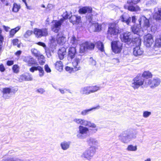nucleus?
Masks as SVG:
<instances>
[{
	"instance_id": "f257e3e1",
	"label": "nucleus",
	"mask_w": 161,
	"mask_h": 161,
	"mask_svg": "<svg viewBox=\"0 0 161 161\" xmlns=\"http://www.w3.org/2000/svg\"><path fill=\"white\" fill-rule=\"evenodd\" d=\"M121 41L129 45L130 46H134V44L140 43L141 40L139 38H133V34L130 32H126L122 33L120 35Z\"/></svg>"
},
{
	"instance_id": "f03ea898",
	"label": "nucleus",
	"mask_w": 161,
	"mask_h": 161,
	"mask_svg": "<svg viewBox=\"0 0 161 161\" xmlns=\"http://www.w3.org/2000/svg\"><path fill=\"white\" fill-rule=\"evenodd\" d=\"M142 21L144 22V28H148L150 27V25L149 20L144 16H142L138 19L139 24H134L131 27V29L132 31L134 34H136L137 35H139L140 32L141 30V24Z\"/></svg>"
},
{
	"instance_id": "7ed1b4c3",
	"label": "nucleus",
	"mask_w": 161,
	"mask_h": 161,
	"mask_svg": "<svg viewBox=\"0 0 161 161\" xmlns=\"http://www.w3.org/2000/svg\"><path fill=\"white\" fill-rule=\"evenodd\" d=\"M136 137L135 135L130 130L122 132L119 135V139L123 143H127Z\"/></svg>"
},
{
	"instance_id": "20e7f679",
	"label": "nucleus",
	"mask_w": 161,
	"mask_h": 161,
	"mask_svg": "<svg viewBox=\"0 0 161 161\" xmlns=\"http://www.w3.org/2000/svg\"><path fill=\"white\" fill-rule=\"evenodd\" d=\"M119 32L118 26L116 24H113L108 27V31L107 38L110 41H114L117 37Z\"/></svg>"
},
{
	"instance_id": "39448f33",
	"label": "nucleus",
	"mask_w": 161,
	"mask_h": 161,
	"mask_svg": "<svg viewBox=\"0 0 161 161\" xmlns=\"http://www.w3.org/2000/svg\"><path fill=\"white\" fill-rule=\"evenodd\" d=\"M140 1L141 0H128L127 4L124 6V8L131 12L139 11L140 8L136 4Z\"/></svg>"
},
{
	"instance_id": "423d86ee",
	"label": "nucleus",
	"mask_w": 161,
	"mask_h": 161,
	"mask_svg": "<svg viewBox=\"0 0 161 161\" xmlns=\"http://www.w3.org/2000/svg\"><path fill=\"white\" fill-rule=\"evenodd\" d=\"M146 80H147L144 79L142 76H140V75H138L133 79V82L132 83L131 86L134 89H136L142 85L146 86L145 84Z\"/></svg>"
},
{
	"instance_id": "0eeeda50",
	"label": "nucleus",
	"mask_w": 161,
	"mask_h": 161,
	"mask_svg": "<svg viewBox=\"0 0 161 161\" xmlns=\"http://www.w3.org/2000/svg\"><path fill=\"white\" fill-rule=\"evenodd\" d=\"M96 151V147L91 146L83 153L81 155V157H84L90 160L95 154Z\"/></svg>"
},
{
	"instance_id": "6e6552de",
	"label": "nucleus",
	"mask_w": 161,
	"mask_h": 161,
	"mask_svg": "<svg viewBox=\"0 0 161 161\" xmlns=\"http://www.w3.org/2000/svg\"><path fill=\"white\" fill-rule=\"evenodd\" d=\"M95 47V44L93 43H89L88 42L82 43L80 46V53H84L87 50L93 49Z\"/></svg>"
},
{
	"instance_id": "1a4fd4ad",
	"label": "nucleus",
	"mask_w": 161,
	"mask_h": 161,
	"mask_svg": "<svg viewBox=\"0 0 161 161\" xmlns=\"http://www.w3.org/2000/svg\"><path fill=\"white\" fill-rule=\"evenodd\" d=\"M111 46L113 51L116 53L120 52L122 47V43L119 41H112Z\"/></svg>"
},
{
	"instance_id": "9d476101",
	"label": "nucleus",
	"mask_w": 161,
	"mask_h": 161,
	"mask_svg": "<svg viewBox=\"0 0 161 161\" xmlns=\"http://www.w3.org/2000/svg\"><path fill=\"white\" fill-rule=\"evenodd\" d=\"M89 129L87 128L82 125L79 126V133L77 135V137L80 139H84L87 137L86 134Z\"/></svg>"
},
{
	"instance_id": "9b49d317",
	"label": "nucleus",
	"mask_w": 161,
	"mask_h": 161,
	"mask_svg": "<svg viewBox=\"0 0 161 161\" xmlns=\"http://www.w3.org/2000/svg\"><path fill=\"white\" fill-rule=\"evenodd\" d=\"M160 82V80L159 78H156L153 79L147 80L145 84L146 86L149 85L150 88L153 89L158 86Z\"/></svg>"
},
{
	"instance_id": "f8f14e48",
	"label": "nucleus",
	"mask_w": 161,
	"mask_h": 161,
	"mask_svg": "<svg viewBox=\"0 0 161 161\" xmlns=\"http://www.w3.org/2000/svg\"><path fill=\"white\" fill-rule=\"evenodd\" d=\"M34 34L37 38L46 36L48 34L47 29L46 28L42 29L35 28L34 31Z\"/></svg>"
},
{
	"instance_id": "ddd939ff",
	"label": "nucleus",
	"mask_w": 161,
	"mask_h": 161,
	"mask_svg": "<svg viewBox=\"0 0 161 161\" xmlns=\"http://www.w3.org/2000/svg\"><path fill=\"white\" fill-rule=\"evenodd\" d=\"M23 61L28 64L29 66H35L38 65L37 62L31 56H27L23 58Z\"/></svg>"
},
{
	"instance_id": "4468645a",
	"label": "nucleus",
	"mask_w": 161,
	"mask_h": 161,
	"mask_svg": "<svg viewBox=\"0 0 161 161\" xmlns=\"http://www.w3.org/2000/svg\"><path fill=\"white\" fill-rule=\"evenodd\" d=\"M152 36L148 34L145 36L144 37V43L147 47H149L153 42Z\"/></svg>"
},
{
	"instance_id": "2eb2a0df",
	"label": "nucleus",
	"mask_w": 161,
	"mask_h": 161,
	"mask_svg": "<svg viewBox=\"0 0 161 161\" xmlns=\"http://www.w3.org/2000/svg\"><path fill=\"white\" fill-rule=\"evenodd\" d=\"M30 71L32 73L34 72L35 71L38 70L39 72V76L42 77L44 75V71L43 68L38 65L32 66L30 69Z\"/></svg>"
},
{
	"instance_id": "dca6fc26",
	"label": "nucleus",
	"mask_w": 161,
	"mask_h": 161,
	"mask_svg": "<svg viewBox=\"0 0 161 161\" xmlns=\"http://www.w3.org/2000/svg\"><path fill=\"white\" fill-rule=\"evenodd\" d=\"M77 54L76 49L75 47H71L69 48L68 54V58L69 60L74 58Z\"/></svg>"
},
{
	"instance_id": "f3484780",
	"label": "nucleus",
	"mask_w": 161,
	"mask_h": 161,
	"mask_svg": "<svg viewBox=\"0 0 161 161\" xmlns=\"http://www.w3.org/2000/svg\"><path fill=\"white\" fill-rule=\"evenodd\" d=\"M62 22L60 21H56L54 24L52 25V31L55 33H58L60 29Z\"/></svg>"
},
{
	"instance_id": "a211bd4d",
	"label": "nucleus",
	"mask_w": 161,
	"mask_h": 161,
	"mask_svg": "<svg viewBox=\"0 0 161 161\" xmlns=\"http://www.w3.org/2000/svg\"><path fill=\"white\" fill-rule=\"evenodd\" d=\"M92 8L89 6H84L80 8L79 10V13L81 14H85L87 13H92Z\"/></svg>"
},
{
	"instance_id": "6ab92c4d",
	"label": "nucleus",
	"mask_w": 161,
	"mask_h": 161,
	"mask_svg": "<svg viewBox=\"0 0 161 161\" xmlns=\"http://www.w3.org/2000/svg\"><path fill=\"white\" fill-rule=\"evenodd\" d=\"M139 43L138 44L137 43V45L136 44H135V45H136V47H134L133 48V54L135 56H138L142 55L143 52V51L142 50V49L140 48V47L137 45H139Z\"/></svg>"
},
{
	"instance_id": "aec40b11",
	"label": "nucleus",
	"mask_w": 161,
	"mask_h": 161,
	"mask_svg": "<svg viewBox=\"0 0 161 161\" xmlns=\"http://www.w3.org/2000/svg\"><path fill=\"white\" fill-rule=\"evenodd\" d=\"M81 20V17L80 16L76 15H71L69 18L70 21L74 24L79 23Z\"/></svg>"
},
{
	"instance_id": "412c9836",
	"label": "nucleus",
	"mask_w": 161,
	"mask_h": 161,
	"mask_svg": "<svg viewBox=\"0 0 161 161\" xmlns=\"http://www.w3.org/2000/svg\"><path fill=\"white\" fill-rule=\"evenodd\" d=\"M119 20L127 25H129L131 22V17L128 15L123 14L120 16Z\"/></svg>"
},
{
	"instance_id": "4be33fe9",
	"label": "nucleus",
	"mask_w": 161,
	"mask_h": 161,
	"mask_svg": "<svg viewBox=\"0 0 161 161\" xmlns=\"http://www.w3.org/2000/svg\"><path fill=\"white\" fill-rule=\"evenodd\" d=\"M66 49L64 47H61L58 50V54L59 58L60 60L64 58V56L66 54Z\"/></svg>"
},
{
	"instance_id": "5701e85b",
	"label": "nucleus",
	"mask_w": 161,
	"mask_h": 161,
	"mask_svg": "<svg viewBox=\"0 0 161 161\" xmlns=\"http://www.w3.org/2000/svg\"><path fill=\"white\" fill-rule=\"evenodd\" d=\"M85 58V56L84 54L81 55L79 54L77 56H76L75 61L74 62V64L75 63L76 67L78 65V64L80 62H82Z\"/></svg>"
},
{
	"instance_id": "b1692460",
	"label": "nucleus",
	"mask_w": 161,
	"mask_h": 161,
	"mask_svg": "<svg viewBox=\"0 0 161 161\" xmlns=\"http://www.w3.org/2000/svg\"><path fill=\"white\" fill-rule=\"evenodd\" d=\"M71 143L70 141H64L60 144L61 148L64 150H66L69 149Z\"/></svg>"
},
{
	"instance_id": "393cba45",
	"label": "nucleus",
	"mask_w": 161,
	"mask_h": 161,
	"mask_svg": "<svg viewBox=\"0 0 161 161\" xmlns=\"http://www.w3.org/2000/svg\"><path fill=\"white\" fill-rule=\"evenodd\" d=\"M86 142L89 145L92 146L93 145H95L98 143L96 139L92 137H89L86 139Z\"/></svg>"
},
{
	"instance_id": "a878e982",
	"label": "nucleus",
	"mask_w": 161,
	"mask_h": 161,
	"mask_svg": "<svg viewBox=\"0 0 161 161\" xmlns=\"http://www.w3.org/2000/svg\"><path fill=\"white\" fill-rule=\"evenodd\" d=\"M100 106L99 105L97 106L96 107H93L91 108L88 109H84L83 110L81 113V114L83 116H85L88 114L90 112L93 110L96 109H98L100 108Z\"/></svg>"
},
{
	"instance_id": "bb28decb",
	"label": "nucleus",
	"mask_w": 161,
	"mask_h": 161,
	"mask_svg": "<svg viewBox=\"0 0 161 161\" xmlns=\"http://www.w3.org/2000/svg\"><path fill=\"white\" fill-rule=\"evenodd\" d=\"M89 86L82 87L80 89V92L82 94L89 95L90 94Z\"/></svg>"
},
{
	"instance_id": "cd10ccee",
	"label": "nucleus",
	"mask_w": 161,
	"mask_h": 161,
	"mask_svg": "<svg viewBox=\"0 0 161 161\" xmlns=\"http://www.w3.org/2000/svg\"><path fill=\"white\" fill-rule=\"evenodd\" d=\"M11 92V89L10 88H4L3 89L2 92L3 93V97L5 98H8L9 96H7V94H9Z\"/></svg>"
},
{
	"instance_id": "c85d7f7f",
	"label": "nucleus",
	"mask_w": 161,
	"mask_h": 161,
	"mask_svg": "<svg viewBox=\"0 0 161 161\" xmlns=\"http://www.w3.org/2000/svg\"><path fill=\"white\" fill-rule=\"evenodd\" d=\"M57 40L58 43L60 44H63L66 41L65 37L63 36L58 34L57 36Z\"/></svg>"
},
{
	"instance_id": "c756f323",
	"label": "nucleus",
	"mask_w": 161,
	"mask_h": 161,
	"mask_svg": "<svg viewBox=\"0 0 161 161\" xmlns=\"http://www.w3.org/2000/svg\"><path fill=\"white\" fill-rule=\"evenodd\" d=\"M153 18L156 20H160L161 19V8L158 9V11L155 13L153 16Z\"/></svg>"
},
{
	"instance_id": "7c9ffc66",
	"label": "nucleus",
	"mask_w": 161,
	"mask_h": 161,
	"mask_svg": "<svg viewBox=\"0 0 161 161\" xmlns=\"http://www.w3.org/2000/svg\"><path fill=\"white\" fill-rule=\"evenodd\" d=\"M95 45L99 50L102 52H104V45L102 42L100 41H97L95 43Z\"/></svg>"
},
{
	"instance_id": "2f4dec72",
	"label": "nucleus",
	"mask_w": 161,
	"mask_h": 161,
	"mask_svg": "<svg viewBox=\"0 0 161 161\" xmlns=\"http://www.w3.org/2000/svg\"><path fill=\"white\" fill-rule=\"evenodd\" d=\"M55 68L59 71H61L63 69L62 63L60 61H57L55 64Z\"/></svg>"
},
{
	"instance_id": "473e14b6",
	"label": "nucleus",
	"mask_w": 161,
	"mask_h": 161,
	"mask_svg": "<svg viewBox=\"0 0 161 161\" xmlns=\"http://www.w3.org/2000/svg\"><path fill=\"white\" fill-rule=\"evenodd\" d=\"M20 26H18L12 29L9 31L10 37H12L14 34L20 30Z\"/></svg>"
},
{
	"instance_id": "72a5a7b5",
	"label": "nucleus",
	"mask_w": 161,
	"mask_h": 161,
	"mask_svg": "<svg viewBox=\"0 0 161 161\" xmlns=\"http://www.w3.org/2000/svg\"><path fill=\"white\" fill-rule=\"evenodd\" d=\"M90 93H94L99 90L100 89V87L97 86H90Z\"/></svg>"
},
{
	"instance_id": "f704fd0d",
	"label": "nucleus",
	"mask_w": 161,
	"mask_h": 161,
	"mask_svg": "<svg viewBox=\"0 0 161 161\" xmlns=\"http://www.w3.org/2000/svg\"><path fill=\"white\" fill-rule=\"evenodd\" d=\"M142 76L144 79L146 78L147 80V79L152 77V75L149 71H145L142 74Z\"/></svg>"
},
{
	"instance_id": "c9c22d12",
	"label": "nucleus",
	"mask_w": 161,
	"mask_h": 161,
	"mask_svg": "<svg viewBox=\"0 0 161 161\" xmlns=\"http://www.w3.org/2000/svg\"><path fill=\"white\" fill-rule=\"evenodd\" d=\"M78 40L77 39L76 37L73 35L70 38V42L74 45L73 47H75L78 43Z\"/></svg>"
},
{
	"instance_id": "e433bc0d",
	"label": "nucleus",
	"mask_w": 161,
	"mask_h": 161,
	"mask_svg": "<svg viewBox=\"0 0 161 161\" xmlns=\"http://www.w3.org/2000/svg\"><path fill=\"white\" fill-rule=\"evenodd\" d=\"M92 26L95 27V31L99 32L101 30V25L97 23H93L92 24Z\"/></svg>"
},
{
	"instance_id": "4c0bfd02",
	"label": "nucleus",
	"mask_w": 161,
	"mask_h": 161,
	"mask_svg": "<svg viewBox=\"0 0 161 161\" xmlns=\"http://www.w3.org/2000/svg\"><path fill=\"white\" fill-rule=\"evenodd\" d=\"M37 57H38V60L39 64L40 65H43L45 63L44 56L39 53V56H37Z\"/></svg>"
},
{
	"instance_id": "58836bf2",
	"label": "nucleus",
	"mask_w": 161,
	"mask_h": 161,
	"mask_svg": "<svg viewBox=\"0 0 161 161\" xmlns=\"http://www.w3.org/2000/svg\"><path fill=\"white\" fill-rule=\"evenodd\" d=\"M86 17L87 21L89 22V23H92L93 19V15L92 13L87 14Z\"/></svg>"
},
{
	"instance_id": "ea45409f",
	"label": "nucleus",
	"mask_w": 161,
	"mask_h": 161,
	"mask_svg": "<svg viewBox=\"0 0 161 161\" xmlns=\"http://www.w3.org/2000/svg\"><path fill=\"white\" fill-rule=\"evenodd\" d=\"M137 149L136 146H133L132 145H130L128 146L127 150L128 151H135Z\"/></svg>"
},
{
	"instance_id": "a19ab883",
	"label": "nucleus",
	"mask_w": 161,
	"mask_h": 161,
	"mask_svg": "<svg viewBox=\"0 0 161 161\" xmlns=\"http://www.w3.org/2000/svg\"><path fill=\"white\" fill-rule=\"evenodd\" d=\"M155 45L157 47H161V34L159 38H156Z\"/></svg>"
},
{
	"instance_id": "79ce46f5",
	"label": "nucleus",
	"mask_w": 161,
	"mask_h": 161,
	"mask_svg": "<svg viewBox=\"0 0 161 161\" xmlns=\"http://www.w3.org/2000/svg\"><path fill=\"white\" fill-rule=\"evenodd\" d=\"M20 8V6L19 5L16 3H14L13 5L12 11L14 12H17L19 11Z\"/></svg>"
},
{
	"instance_id": "37998d69",
	"label": "nucleus",
	"mask_w": 161,
	"mask_h": 161,
	"mask_svg": "<svg viewBox=\"0 0 161 161\" xmlns=\"http://www.w3.org/2000/svg\"><path fill=\"white\" fill-rule=\"evenodd\" d=\"M12 69L14 73H18L19 72V66L16 64L13 66Z\"/></svg>"
},
{
	"instance_id": "c03bdc74",
	"label": "nucleus",
	"mask_w": 161,
	"mask_h": 161,
	"mask_svg": "<svg viewBox=\"0 0 161 161\" xmlns=\"http://www.w3.org/2000/svg\"><path fill=\"white\" fill-rule=\"evenodd\" d=\"M25 81H30L32 80L31 77V75L28 73H25Z\"/></svg>"
},
{
	"instance_id": "a18cd8bd",
	"label": "nucleus",
	"mask_w": 161,
	"mask_h": 161,
	"mask_svg": "<svg viewBox=\"0 0 161 161\" xmlns=\"http://www.w3.org/2000/svg\"><path fill=\"white\" fill-rule=\"evenodd\" d=\"M151 114V112L146 111L143 112V116L144 118H147Z\"/></svg>"
},
{
	"instance_id": "49530a36",
	"label": "nucleus",
	"mask_w": 161,
	"mask_h": 161,
	"mask_svg": "<svg viewBox=\"0 0 161 161\" xmlns=\"http://www.w3.org/2000/svg\"><path fill=\"white\" fill-rule=\"evenodd\" d=\"M31 52L36 57L38 56L39 55L40 53L36 49H32L31 50Z\"/></svg>"
},
{
	"instance_id": "de8ad7c7",
	"label": "nucleus",
	"mask_w": 161,
	"mask_h": 161,
	"mask_svg": "<svg viewBox=\"0 0 161 161\" xmlns=\"http://www.w3.org/2000/svg\"><path fill=\"white\" fill-rule=\"evenodd\" d=\"M90 64L92 66L95 65L96 64V61L94 60L92 57L90 58L89 59Z\"/></svg>"
},
{
	"instance_id": "09e8293b",
	"label": "nucleus",
	"mask_w": 161,
	"mask_h": 161,
	"mask_svg": "<svg viewBox=\"0 0 161 161\" xmlns=\"http://www.w3.org/2000/svg\"><path fill=\"white\" fill-rule=\"evenodd\" d=\"M32 32L31 31H27L24 35L25 37L26 38H28L29 36H30L32 34Z\"/></svg>"
},
{
	"instance_id": "8fccbe9b",
	"label": "nucleus",
	"mask_w": 161,
	"mask_h": 161,
	"mask_svg": "<svg viewBox=\"0 0 161 161\" xmlns=\"http://www.w3.org/2000/svg\"><path fill=\"white\" fill-rule=\"evenodd\" d=\"M86 126H88V127L93 128H95L96 127V125L94 123H91L90 121H88Z\"/></svg>"
},
{
	"instance_id": "3c124183",
	"label": "nucleus",
	"mask_w": 161,
	"mask_h": 161,
	"mask_svg": "<svg viewBox=\"0 0 161 161\" xmlns=\"http://www.w3.org/2000/svg\"><path fill=\"white\" fill-rule=\"evenodd\" d=\"M83 119H74V121L76 123L82 125Z\"/></svg>"
},
{
	"instance_id": "603ef678",
	"label": "nucleus",
	"mask_w": 161,
	"mask_h": 161,
	"mask_svg": "<svg viewBox=\"0 0 161 161\" xmlns=\"http://www.w3.org/2000/svg\"><path fill=\"white\" fill-rule=\"evenodd\" d=\"M62 16L64 19H66L68 18L69 17V14H68L67 11H65L63 13Z\"/></svg>"
},
{
	"instance_id": "864d4df0",
	"label": "nucleus",
	"mask_w": 161,
	"mask_h": 161,
	"mask_svg": "<svg viewBox=\"0 0 161 161\" xmlns=\"http://www.w3.org/2000/svg\"><path fill=\"white\" fill-rule=\"evenodd\" d=\"M36 92L41 94H42L45 92V91L44 89L42 88H40L36 90Z\"/></svg>"
},
{
	"instance_id": "5fc2aeb1",
	"label": "nucleus",
	"mask_w": 161,
	"mask_h": 161,
	"mask_svg": "<svg viewBox=\"0 0 161 161\" xmlns=\"http://www.w3.org/2000/svg\"><path fill=\"white\" fill-rule=\"evenodd\" d=\"M19 81L20 82H22L23 81H25V74L21 75L19 79Z\"/></svg>"
},
{
	"instance_id": "6e6d98bb",
	"label": "nucleus",
	"mask_w": 161,
	"mask_h": 161,
	"mask_svg": "<svg viewBox=\"0 0 161 161\" xmlns=\"http://www.w3.org/2000/svg\"><path fill=\"white\" fill-rule=\"evenodd\" d=\"M44 69L45 71L47 73H50L51 72V69L47 64L45 65Z\"/></svg>"
},
{
	"instance_id": "4d7b16f0",
	"label": "nucleus",
	"mask_w": 161,
	"mask_h": 161,
	"mask_svg": "<svg viewBox=\"0 0 161 161\" xmlns=\"http://www.w3.org/2000/svg\"><path fill=\"white\" fill-rule=\"evenodd\" d=\"M47 57L48 58H50L51 56V54L50 50L48 49H45Z\"/></svg>"
},
{
	"instance_id": "13d9d810",
	"label": "nucleus",
	"mask_w": 161,
	"mask_h": 161,
	"mask_svg": "<svg viewBox=\"0 0 161 161\" xmlns=\"http://www.w3.org/2000/svg\"><path fill=\"white\" fill-rule=\"evenodd\" d=\"M54 7V6L51 4H48L47 8V10H50L52 9Z\"/></svg>"
},
{
	"instance_id": "bf43d9fd",
	"label": "nucleus",
	"mask_w": 161,
	"mask_h": 161,
	"mask_svg": "<svg viewBox=\"0 0 161 161\" xmlns=\"http://www.w3.org/2000/svg\"><path fill=\"white\" fill-rule=\"evenodd\" d=\"M19 40L18 39H14L12 41V43L13 45L14 46H16L18 44Z\"/></svg>"
},
{
	"instance_id": "052dcab7",
	"label": "nucleus",
	"mask_w": 161,
	"mask_h": 161,
	"mask_svg": "<svg viewBox=\"0 0 161 161\" xmlns=\"http://www.w3.org/2000/svg\"><path fill=\"white\" fill-rule=\"evenodd\" d=\"M5 69L3 64H1L0 65V71L1 72H3L5 70Z\"/></svg>"
},
{
	"instance_id": "680f3d73",
	"label": "nucleus",
	"mask_w": 161,
	"mask_h": 161,
	"mask_svg": "<svg viewBox=\"0 0 161 161\" xmlns=\"http://www.w3.org/2000/svg\"><path fill=\"white\" fill-rule=\"evenodd\" d=\"M14 63L13 60H8L7 62V64L8 66H11Z\"/></svg>"
},
{
	"instance_id": "e2e57ef3",
	"label": "nucleus",
	"mask_w": 161,
	"mask_h": 161,
	"mask_svg": "<svg viewBox=\"0 0 161 161\" xmlns=\"http://www.w3.org/2000/svg\"><path fill=\"white\" fill-rule=\"evenodd\" d=\"M4 160V161H16L15 160V158H8L7 159L5 160Z\"/></svg>"
},
{
	"instance_id": "0e129e2a",
	"label": "nucleus",
	"mask_w": 161,
	"mask_h": 161,
	"mask_svg": "<svg viewBox=\"0 0 161 161\" xmlns=\"http://www.w3.org/2000/svg\"><path fill=\"white\" fill-rule=\"evenodd\" d=\"M3 36L1 34H0V46H1L3 44Z\"/></svg>"
},
{
	"instance_id": "69168bd1",
	"label": "nucleus",
	"mask_w": 161,
	"mask_h": 161,
	"mask_svg": "<svg viewBox=\"0 0 161 161\" xmlns=\"http://www.w3.org/2000/svg\"><path fill=\"white\" fill-rule=\"evenodd\" d=\"M88 121L83 119L82 125H84L85 126H86Z\"/></svg>"
},
{
	"instance_id": "338daca9",
	"label": "nucleus",
	"mask_w": 161,
	"mask_h": 161,
	"mask_svg": "<svg viewBox=\"0 0 161 161\" xmlns=\"http://www.w3.org/2000/svg\"><path fill=\"white\" fill-rule=\"evenodd\" d=\"M37 44L38 45L42 46L43 47H46L45 44L43 42H38Z\"/></svg>"
},
{
	"instance_id": "774afa93",
	"label": "nucleus",
	"mask_w": 161,
	"mask_h": 161,
	"mask_svg": "<svg viewBox=\"0 0 161 161\" xmlns=\"http://www.w3.org/2000/svg\"><path fill=\"white\" fill-rule=\"evenodd\" d=\"M131 19H132V22L133 23H135L136 22V19L135 16H133L131 18Z\"/></svg>"
}]
</instances>
